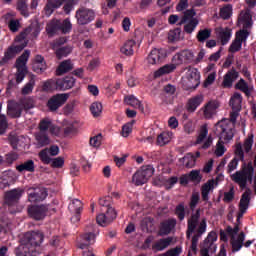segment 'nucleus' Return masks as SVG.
I'll use <instances>...</instances> for the list:
<instances>
[{
	"mask_svg": "<svg viewBox=\"0 0 256 256\" xmlns=\"http://www.w3.org/2000/svg\"><path fill=\"white\" fill-rule=\"evenodd\" d=\"M253 177H254V166L253 162L249 161L247 163L244 162L242 164L240 171H236L234 174L230 176L232 181L240 187L241 190H245L244 194H242L240 199V204L238 207L242 209L244 212L245 210H248L250 200H252V190L250 188H247L248 183H253Z\"/></svg>",
	"mask_w": 256,
	"mask_h": 256,
	"instance_id": "1",
	"label": "nucleus"
},
{
	"mask_svg": "<svg viewBox=\"0 0 256 256\" xmlns=\"http://www.w3.org/2000/svg\"><path fill=\"white\" fill-rule=\"evenodd\" d=\"M200 219L201 209L198 208L193 214L190 215V218L188 219V228L186 229V239H191L190 249L194 254L197 253L198 241L207 230L206 219ZM192 235L193 237H191Z\"/></svg>",
	"mask_w": 256,
	"mask_h": 256,
	"instance_id": "2",
	"label": "nucleus"
},
{
	"mask_svg": "<svg viewBox=\"0 0 256 256\" xmlns=\"http://www.w3.org/2000/svg\"><path fill=\"white\" fill-rule=\"evenodd\" d=\"M44 236L41 231L26 232L21 239V244L14 249L16 256H38L40 252L37 247H40Z\"/></svg>",
	"mask_w": 256,
	"mask_h": 256,
	"instance_id": "3",
	"label": "nucleus"
},
{
	"mask_svg": "<svg viewBox=\"0 0 256 256\" xmlns=\"http://www.w3.org/2000/svg\"><path fill=\"white\" fill-rule=\"evenodd\" d=\"M233 126L229 121L224 120L215 125V134L219 137L218 143H216L215 155L216 157H222L226 153V147L224 143L232 141L235 134L233 133Z\"/></svg>",
	"mask_w": 256,
	"mask_h": 256,
	"instance_id": "4",
	"label": "nucleus"
},
{
	"mask_svg": "<svg viewBox=\"0 0 256 256\" xmlns=\"http://www.w3.org/2000/svg\"><path fill=\"white\" fill-rule=\"evenodd\" d=\"M27 33H20L16 36L14 41L18 43L17 45H11L5 50L4 57L0 60V66H5L10 62V60L14 59L16 55H18L21 51L24 50L28 45Z\"/></svg>",
	"mask_w": 256,
	"mask_h": 256,
	"instance_id": "5",
	"label": "nucleus"
},
{
	"mask_svg": "<svg viewBox=\"0 0 256 256\" xmlns=\"http://www.w3.org/2000/svg\"><path fill=\"white\" fill-rule=\"evenodd\" d=\"M31 56V51L30 50H25L17 59L16 62L14 63V68H16V84H21L25 77H27L28 74V61L29 57Z\"/></svg>",
	"mask_w": 256,
	"mask_h": 256,
	"instance_id": "6",
	"label": "nucleus"
},
{
	"mask_svg": "<svg viewBox=\"0 0 256 256\" xmlns=\"http://www.w3.org/2000/svg\"><path fill=\"white\" fill-rule=\"evenodd\" d=\"M71 29H73V24H71V20L66 18L64 20H59L57 18H53L46 25L47 33H71Z\"/></svg>",
	"mask_w": 256,
	"mask_h": 256,
	"instance_id": "7",
	"label": "nucleus"
},
{
	"mask_svg": "<svg viewBox=\"0 0 256 256\" xmlns=\"http://www.w3.org/2000/svg\"><path fill=\"white\" fill-rule=\"evenodd\" d=\"M154 174V168L152 165H145L142 166L136 173L132 176V183L140 187L144 185L145 183H148V180L150 177H153Z\"/></svg>",
	"mask_w": 256,
	"mask_h": 256,
	"instance_id": "8",
	"label": "nucleus"
},
{
	"mask_svg": "<svg viewBox=\"0 0 256 256\" xmlns=\"http://www.w3.org/2000/svg\"><path fill=\"white\" fill-rule=\"evenodd\" d=\"M237 26L240 30L236 33H251L253 29V16L251 15V9L242 10L238 16Z\"/></svg>",
	"mask_w": 256,
	"mask_h": 256,
	"instance_id": "9",
	"label": "nucleus"
},
{
	"mask_svg": "<svg viewBox=\"0 0 256 256\" xmlns=\"http://www.w3.org/2000/svg\"><path fill=\"white\" fill-rule=\"evenodd\" d=\"M47 212H49V205L47 204L30 205L28 207L29 217L36 221L44 220Z\"/></svg>",
	"mask_w": 256,
	"mask_h": 256,
	"instance_id": "10",
	"label": "nucleus"
},
{
	"mask_svg": "<svg viewBox=\"0 0 256 256\" xmlns=\"http://www.w3.org/2000/svg\"><path fill=\"white\" fill-rule=\"evenodd\" d=\"M76 19L78 25H89L91 21H95V11L81 7L76 11Z\"/></svg>",
	"mask_w": 256,
	"mask_h": 256,
	"instance_id": "11",
	"label": "nucleus"
},
{
	"mask_svg": "<svg viewBox=\"0 0 256 256\" xmlns=\"http://www.w3.org/2000/svg\"><path fill=\"white\" fill-rule=\"evenodd\" d=\"M68 100V94H56L47 101L48 110L51 112L57 111L60 107L66 104Z\"/></svg>",
	"mask_w": 256,
	"mask_h": 256,
	"instance_id": "12",
	"label": "nucleus"
},
{
	"mask_svg": "<svg viewBox=\"0 0 256 256\" xmlns=\"http://www.w3.org/2000/svg\"><path fill=\"white\" fill-rule=\"evenodd\" d=\"M24 190L21 188H15L11 191L5 192L4 202L9 207L16 205L20 198L23 196Z\"/></svg>",
	"mask_w": 256,
	"mask_h": 256,
	"instance_id": "13",
	"label": "nucleus"
},
{
	"mask_svg": "<svg viewBox=\"0 0 256 256\" xmlns=\"http://www.w3.org/2000/svg\"><path fill=\"white\" fill-rule=\"evenodd\" d=\"M166 57H167L166 49L155 48L150 52V54H148L147 61H148V64H151V65L161 64L162 61L166 59Z\"/></svg>",
	"mask_w": 256,
	"mask_h": 256,
	"instance_id": "14",
	"label": "nucleus"
},
{
	"mask_svg": "<svg viewBox=\"0 0 256 256\" xmlns=\"http://www.w3.org/2000/svg\"><path fill=\"white\" fill-rule=\"evenodd\" d=\"M56 157L59 154V147L58 145H51L50 148L43 149L39 152V159L42 161L43 164L49 165L51 163V158Z\"/></svg>",
	"mask_w": 256,
	"mask_h": 256,
	"instance_id": "15",
	"label": "nucleus"
},
{
	"mask_svg": "<svg viewBox=\"0 0 256 256\" xmlns=\"http://www.w3.org/2000/svg\"><path fill=\"white\" fill-rule=\"evenodd\" d=\"M116 219V211L114 208H107L106 214L102 213L96 216V223L102 227H106Z\"/></svg>",
	"mask_w": 256,
	"mask_h": 256,
	"instance_id": "16",
	"label": "nucleus"
},
{
	"mask_svg": "<svg viewBox=\"0 0 256 256\" xmlns=\"http://www.w3.org/2000/svg\"><path fill=\"white\" fill-rule=\"evenodd\" d=\"M249 33H237L236 38H234V41L229 46V52L232 54H235L241 50V47H243V43L248 39Z\"/></svg>",
	"mask_w": 256,
	"mask_h": 256,
	"instance_id": "17",
	"label": "nucleus"
},
{
	"mask_svg": "<svg viewBox=\"0 0 256 256\" xmlns=\"http://www.w3.org/2000/svg\"><path fill=\"white\" fill-rule=\"evenodd\" d=\"M177 224V221L175 218H169L167 220H164L160 222V227H159V236H167L170 235L172 230L175 229Z\"/></svg>",
	"mask_w": 256,
	"mask_h": 256,
	"instance_id": "18",
	"label": "nucleus"
},
{
	"mask_svg": "<svg viewBox=\"0 0 256 256\" xmlns=\"http://www.w3.org/2000/svg\"><path fill=\"white\" fill-rule=\"evenodd\" d=\"M186 77L188 78V86L189 89L196 90L198 86H200V72L197 70V68H191L186 73Z\"/></svg>",
	"mask_w": 256,
	"mask_h": 256,
	"instance_id": "19",
	"label": "nucleus"
},
{
	"mask_svg": "<svg viewBox=\"0 0 256 256\" xmlns=\"http://www.w3.org/2000/svg\"><path fill=\"white\" fill-rule=\"evenodd\" d=\"M173 61L177 64H191L194 61V53L189 50L178 52L173 56Z\"/></svg>",
	"mask_w": 256,
	"mask_h": 256,
	"instance_id": "20",
	"label": "nucleus"
},
{
	"mask_svg": "<svg viewBox=\"0 0 256 256\" xmlns=\"http://www.w3.org/2000/svg\"><path fill=\"white\" fill-rule=\"evenodd\" d=\"M216 184L217 182L214 179H210L202 185V187L200 188V195L202 197L203 202H206V203L209 202L210 200L209 194L210 192H213V190L215 189L214 186Z\"/></svg>",
	"mask_w": 256,
	"mask_h": 256,
	"instance_id": "21",
	"label": "nucleus"
},
{
	"mask_svg": "<svg viewBox=\"0 0 256 256\" xmlns=\"http://www.w3.org/2000/svg\"><path fill=\"white\" fill-rule=\"evenodd\" d=\"M23 111H25V108H23L16 101H9L7 105V112L9 117H11L12 119L20 118Z\"/></svg>",
	"mask_w": 256,
	"mask_h": 256,
	"instance_id": "22",
	"label": "nucleus"
},
{
	"mask_svg": "<svg viewBox=\"0 0 256 256\" xmlns=\"http://www.w3.org/2000/svg\"><path fill=\"white\" fill-rule=\"evenodd\" d=\"M95 243V234L92 232L85 233L81 235V241L78 242L77 246L81 250L88 249L90 245H93Z\"/></svg>",
	"mask_w": 256,
	"mask_h": 256,
	"instance_id": "23",
	"label": "nucleus"
},
{
	"mask_svg": "<svg viewBox=\"0 0 256 256\" xmlns=\"http://www.w3.org/2000/svg\"><path fill=\"white\" fill-rule=\"evenodd\" d=\"M47 195L48 194L45 188H38L35 189L33 193L29 194L28 200L31 203L42 202L46 199Z\"/></svg>",
	"mask_w": 256,
	"mask_h": 256,
	"instance_id": "24",
	"label": "nucleus"
},
{
	"mask_svg": "<svg viewBox=\"0 0 256 256\" xmlns=\"http://www.w3.org/2000/svg\"><path fill=\"white\" fill-rule=\"evenodd\" d=\"M239 78V72L235 70V68L230 69L227 71V74L224 75L223 79V87L224 88H231L233 82H235Z\"/></svg>",
	"mask_w": 256,
	"mask_h": 256,
	"instance_id": "25",
	"label": "nucleus"
},
{
	"mask_svg": "<svg viewBox=\"0 0 256 256\" xmlns=\"http://www.w3.org/2000/svg\"><path fill=\"white\" fill-rule=\"evenodd\" d=\"M218 108L219 102L217 100L208 101L203 111L204 118L211 119Z\"/></svg>",
	"mask_w": 256,
	"mask_h": 256,
	"instance_id": "26",
	"label": "nucleus"
},
{
	"mask_svg": "<svg viewBox=\"0 0 256 256\" xmlns=\"http://www.w3.org/2000/svg\"><path fill=\"white\" fill-rule=\"evenodd\" d=\"M42 90L44 92L62 91L57 78H52L44 81L42 85Z\"/></svg>",
	"mask_w": 256,
	"mask_h": 256,
	"instance_id": "27",
	"label": "nucleus"
},
{
	"mask_svg": "<svg viewBox=\"0 0 256 256\" xmlns=\"http://www.w3.org/2000/svg\"><path fill=\"white\" fill-rule=\"evenodd\" d=\"M61 91H67L71 89L76 82V79L72 76H66L64 78H57Z\"/></svg>",
	"mask_w": 256,
	"mask_h": 256,
	"instance_id": "28",
	"label": "nucleus"
},
{
	"mask_svg": "<svg viewBox=\"0 0 256 256\" xmlns=\"http://www.w3.org/2000/svg\"><path fill=\"white\" fill-rule=\"evenodd\" d=\"M124 103L134 109H139V111H144V106L141 104L140 100L134 95H126L124 98Z\"/></svg>",
	"mask_w": 256,
	"mask_h": 256,
	"instance_id": "29",
	"label": "nucleus"
},
{
	"mask_svg": "<svg viewBox=\"0 0 256 256\" xmlns=\"http://www.w3.org/2000/svg\"><path fill=\"white\" fill-rule=\"evenodd\" d=\"M202 101L203 97L201 95L190 98L188 104H186V110H188L190 113H193L197 110L198 107H200Z\"/></svg>",
	"mask_w": 256,
	"mask_h": 256,
	"instance_id": "30",
	"label": "nucleus"
},
{
	"mask_svg": "<svg viewBox=\"0 0 256 256\" xmlns=\"http://www.w3.org/2000/svg\"><path fill=\"white\" fill-rule=\"evenodd\" d=\"M242 102L243 96L240 93H234L232 98H230L229 105L233 111L240 112Z\"/></svg>",
	"mask_w": 256,
	"mask_h": 256,
	"instance_id": "31",
	"label": "nucleus"
},
{
	"mask_svg": "<svg viewBox=\"0 0 256 256\" xmlns=\"http://www.w3.org/2000/svg\"><path fill=\"white\" fill-rule=\"evenodd\" d=\"M135 40L126 41L120 48V53L125 55L126 57H131L134 53L133 48L135 47Z\"/></svg>",
	"mask_w": 256,
	"mask_h": 256,
	"instance_id": "32",
	"label": "nucleus"
},
{
	"mask_svg": "<svg viewBox=\"0 0 256 256\" xmlns=\"http://www.w3.org/2000/svg\"><path fill=\"white\" fill-rule=\"evenodd\" d=\"M175 69H176L175 64H165L163 67H160L158 69V71L154 72V77L159 78V77H162L166 74H171L172 72L175 71Z\"/></svg>",
	"mask_w": 256,
	"mask_h": 256,
	"instance_id": "33",
	"label": "nucleus"
},
{
	"mask_svg": "<svg viewBox=\"0 0 256 256\" xmlns=\"http://www.w3.org/2000/svg\"><path fill=\"white\" fill-rule=\"evenodd\" d=\"M171 242V237L159 239V241H156V243L152 245V250H156L158 252L164 251L167 247L170 246Z\"/></svg>",
	"mask_w": 256,
	"mask_h": 256,
	"instance_id": "34",
	"label": "nucleus"
},
{
	"mask_svg": "<svg viewBox=\"0 0 256 256\" xmlns=\"http://www.w3.org/2000/svg\"><path fill=\"white\" fill-rule=\"evenodd\" d=\"M55 51L56 58L62 60L64 57H68L72 53V47L65 45L64 47L52 48Z\"/></svg>",
	"mask_w": 256,
	"mask_h": 256,
	"instance_id": "35",
	"label": "nucleus"
},
{
	"mask_svg": "<svg viewBox=\"0 0 256 256\" xmlns=\"http://www.w3.org/2000/svg\"><path fill=\"white\" fill-rule=\"evenodd\" d=\"M234 88L244 93L246 97H250L252 94V88H249L248 83L243 78L234 85Z\"/></svg>",
	"mask_w": 256,
	"mask_h": 256,
	"instance_id": "36",
	"label": "nucleus"
},
{
	"mask_svg": "<svg viewBox=\"0 0 256 256\" xmlns=\"http://www.w3.org/2000/svg\"><path fill=\"white\" fill-rule=\"evenodd\" d=\"M65 1H68V3L73 2V0H48L45 7L46 13H53L54 9H59V7H61Z\"/></svg>",
	"mask_w": 256,
	"mask_h": 256,
	"instance_id": "37",
	"label": "nucleus"
},
{
	"mask_svg": "<svg viewBox=\"0 0 256 256\" xmlns=\"http://www.w3.org/2000/svg\"><path fill=\"white\" fill-rule=\"evenodd\" d=\"M218 240L217 232L211 231L208 233L207 238L203 241V247H212L214 249H217V245L214 244Z\"/></svg>",
	"mask_w": 256,
	"mask_h": 256,
	"instance_id": "38",
	"label": "nucleus"
},
{
	"mask_svg": "<svg viewBox=\"0 0 256 256\" xmlns=\"http://www.w3.org/2000/svg\"><path fill=\"white\" fill-rule=\"evenodd\" d=\"M16 170L20 173H23V172L33 173L34 172V161L33 160L25 161L24 163L17 165Z\"/></svg>",
	"mask_w": 256,
	"mask_h": 256,
	"instance_id": "39",
	"label": "nucleus"
},
{
	"mask_svg": "<svg viewBox=\"0 0 256 256\" xmlns=\"http://www.w3.org/2000/svg\"><path fill=\"white\" fill-rule=\"evenodd\" d=\"M219 15L221 19H224L225 21H227V19H231V15H233V5L231 4L224 5L220 9Z\"/></svg>",
	"mask_w": 256,
	"mask_h": 256,
	"instance_id": "40",
	"label": "nucleus"
},
{
	"mask_svg": "<svg viewBox=\"0 0 256 256\" xmlns=\"http://www.w3.org/2000/svg\"><path fill=\"white\" fill-rule=\"evenodd\" d=\"M34 86H36V80L34 79V75H31L29 82L24 85L21 89L22 95H29L32 94Z\"/></svg>",
	"mask_w": 256,
	"mask_h": 256,
	"instance_id": "41",
	"label": "nucleus"
},
{
	"mask_svg": "<svg viewBox=\"0 0 256 256\" xmlns=\"http://www.w3.org/2000/svg\"><path fill=\"white\" fill-rule=\"evenodd\" d=\"M35 139L37 140L38 146L39 147H45L50 144V138L46 134V132H39L36 136Z\"/></svg>",
	"mask_w": 256,
	"mask_h": 256,
	"instance_id": "42",
	"label": "nucleus"
},
{
	"mask_svg": "<svg viewBox=\"0 0 256 256\" xmlns=\"http://www.w3.org/2000/svg\"><path fill=\"white\" fill-rule=\"evenodd\" d=\"M195 15H197V13L195 12L194 9L186 10L184 12V15L182 16V18L178 22V27H181V25H185V23H187V21H191V19H194L193 17H195Z\"/></svg>",
	"mask_w": 256,
	"mask_h": 256,
	"instance_id": "43",
	"label": "nucleus"
},
{
	"mask_svg": "<svg viewBox=\"0 0 256 256\" xmlns=\"http://www.w3.org/2000/svg\"><path fill=\"white\" fill-rule=\"evenodd\" d=\"M73 70V65L71 63L70 60H66V61H62L58 67V74L59 75H62V74H66L68 73L69 71H72Z\"/></svg>",
	"mask_w": 256,
	"mask_h": 256,
	"instance_id": "44",
	"label": "nucleus"
},
{
	"mask_svg": "<svg viewBox=\"0 0 256 256\" xmlns=\"http://www.w3.org/2000/svg\"><path fill=\"white\" fill-rule=\"evenodd\" d=\"M188 176V179H190L191 183H194L196 185L201 183L202 175L200 173V170H192L189 172V174H185Z\"/></svg>",
	"mask_w": 256,
	"mask_h": 256,
	"instance_id": "45",
	"label": "nucleus"
},
{
	"mask_svg": "<svg viewBox=\"0 0 256 256\" xmlns=\"http://www.w3.org/2000/svg\"><path fill=\"white\" fill-rule=\"evenodd\" d=\"M197 25H199V20L197 18H192L191 20H188L184 24V32L185 33H193L195 29H197Z\"/></svg>",
	"mask_w": 256,
	"mask_h": 256,
	"instance_id": "46",
	"label": "nucleus"
},
{
	"mask_svg": "<svg viewBox=\"0 0 256 256\" xmlns=\"http://www.w3.org/2000/svg\"><path fill=\"white\" fill-rule=\"evenodd\" d=\"M174 215L177 216V219L180 222H183V220H185L186 211H185V204L183 202H181L176 206V208H174Z\"/></svg>",
	"mask_w": 256,
	"mask_h": 256,
	"instance_id": "47",
	"label": "nucleus"
},
{
	"mask_svg": "<svg viewBox=\"0 0 256 256\" xmlns=\"http://www.w3.org/2000/svg\"><path fill=\"white\" fill-rule=\"evenodd\" d=\"M55 124L51 122L49 118H44L40 120L39 122V133H46V131H49L51 127H53Z\"/></svg>",
	"mask_w": 256,
	"mask_h": 256,
	"instance_id": "48",
	"label": "nucleus"
},
{
	"mask_svg": "<svg viewBox=\"0 0 256 256\" xmlns=\"http://www.w3.org/2000/svg\"><path fill=\"white\" fill-rule=\"evenodd\" d=\"M18 105H21L25 111H29L34 107V101L32 98H20V100L16 101Z\"/></svg>",
	"mask_w": 256,
	"mask_h": 256,
	"instance_id": "49",
	"label": "nucleus"
},
{
	"mask_svg": "<svg viewBox=\"0 0 256 256\" xmlns=\"http://www.w3.org/2000/svg\"><path fill=\"white\" fill-rule=\"evenodd\" d=\"M68 209L74 213H81L83 203L79 199H74L68 206Z\"/></svg>",
	"mask_w": 256,
	"mask_h": 256,
	"instance_id": "50",
	"label": "nucleus"
},
{
	"mask_svg": "<svg viewBox=\"0 0 256 256\" xmlns=\"http://www.w3.org/2000/svg\"><path fill=\"white\" fill-rule=\"evenodd\" d=\"M170 140H171L170 134H168L167 132H163L159 134L158 138L156 139V143H158L160 147H163L167 143H170Z\"/></svg>",
	"mask_w": 256,
	"mask_h": 256,
	"instance_id": "51",
	"label": "nucleus"
},
{
	"mask_svg": "<svg viewBox=\"0 0 256 256\" xmlns=\"http://www.w3.org/2000/svg\"><path fill=\"white\" fill-rule=\"evenodd\" d=\"M207 134H209V131L207 130V127L203 125L200 127L199 135L197 137V140L195 141V144H201L203 141H205Z\"/></svg>",
	"mask_w": 256,
	"mask_h": 256,
	"instance_id": "52",
	"label": "nucleus"
},
{
	"mask_svg": "<svg viewBox=\"0 0 256 256\" xmlns=\"http://www.w3.org/2000/svg\"><path fill=\"white\" fill-rule=\"evenodd\" d=\"M68 42L67 37H60V38H56L53 42H51V48L52 49H57V48H61L64 47L63 45L66 44Z\"/></svg>",
	"mask_w": 256,
	"mask_h": 256,
	"instance_id": "53",
	"label": "nucleus"
},
{
	"mask_svg": "<svg viewBox=\"0 0 256 256\" xmlns=\"http://www.w3.org/2000/svg\"><path fill=\"white\" fill-rule=\"evenodd\" d=\"M90 111H91V114L94 115V117H98L99 114H101L102 112V104L99 102H94L90 106Z\"/></svg>",
	"mask_w": 256,
	"mask_h": 256,
	"instance_id": "54",
	"label": "nucleus"
},
{
	"mask_svg": "<svg viewBox=\"0 0 256 256\" xmlns=\"http://www.w3.org/2000/svg\"><path fill=\"white\" fill-rule=\"evenodd\" d=\"M24 33H41V27L39 26V22H33L27 27Z\"/></svg>",
	"mask_w": 256,
	"mask_h": 256,
	"instance_id": "55",
	"label": "nucleus"
},
{
	"mask_svg": "<svg viewBox=\"0 0 256 256\" xmlns=\"http://www.w3.org/2000/svg\"><path fill=\"white\" fill-rule=\"evenodd\" d=\"M200 202V194L199 193H195V194H191V198H190V210L193 211L194 209H196L197 204Z\"/></svg>",
	"mask_w": 256,
	"mask_h": 256,
	"instance_id": "56",
	"label": "nucleus"
},
{
	"mask_svg": "<svg viewBox=\"0 0 256 256\" xmlns=\"http://www.w3.org/2000/svg\"><path fill=\"white\" fill-rule=\"evenodd\" d=\"M235 199V188H230L228 192H224L223 201L225 203H231Z\"/></svg>",
	"mask_w": 256,
	"mask_h": 256,
	"instance_id": "57",
	"label": "nucleus"
},
{
	"mask_svg": "<svg viewBox=\"0 0 256 256\" xmlns=\"http://www.w3.org/2000/svg\"><path fill=\"white\" fill-rule=\"evenodd\" d=\"M7 127L8 122L6 116L0 114V136L6 133Z\"/></svg>",
	"mask_w": 256,
	"mask_h": 256,
	"instance_id": "58",
	"label": "nucleus"
},
{
	"mask_svg": "<svg viewBox=\"0 0 256 256\" xmlns=\"http://www.w3.org/2000/svg\"><path fill=\"white\" fill-rule=\"evenodd\" d=\"M218 39L222 46H226L228 42L231 40V33H220Z\"/></svg>",
	"mask_w": 256,
	"mask_h": 256,
	"instance_id": "59",
	"label": "nucleus"
},
{
	"mask_svg": "<svg viewBox=\"0 0 256 256\" xmlns=\"http://www.w3.org/2000/svg\"><path fill=\"white\" fill-rule=\"evenodd\" d=\"M229 237H235L237 233L240 231L239 223L234 225V228L231 226H228L227 229H225Z\"/></svg>",
	"mask_w": 256,
	"mask_h": 256,
	"instance_id": "60",
	"label": "nucleus"
},
{
	"mask_svg": "<svg viewBox=\"0 0 256 256\" xmlns=\"http://www.w3.org/2000/svg\"><path fill=\"white\" fill-rule=\"evenodd\" d=\"M160 99L165 105L174 104V96L172 94H161Z\"/></svg>",
	"mask_w": 256,
	"mask_h": 256,
	"instance_id": "61",
	"label": "nucleus"
},
{
	"mask_svg": "<svg viewBox=\"0 0 256 256\" xmlns=\"http://www.w3.org/2000/svg\"><path fill=\"white\" fill-rule=\"evenodd\" d=\"M8 27L10 29V31H12V33H17V31H19V27H20V23L19 20H10L8 23Z\"/></svg>",
	"mask_w": 256,
	"mask_h": 256,
	"instance_id": "62",
	"label": "nucleus"
},
{
	"mask_svg": "<svg viewBox=\"0 0 256 256\" xmlns=\"http://www.w3.org/2000/svg\"><path fill=\"white\" fill-rule=\"evenodd\" d=\"M47 69L46 64L33 63V71L37 74H42Z\"/></svg>",
	"mask_w": 256,
	"mask_h": 256,
	"instance_id": "63",
	"label": "nucleus"
},
{
	"mask_svg": "<svg viewBox=\"0 0 256 256\" xmlns=\"http://www.w3.org/2000/svg\"><path fill=\"white\" fill-rule=\"evenodd\" d=\"M52 168H62L64 166V159L62 157L51 159Z\"/></svg>",
	"mask_w": 256,
	"mask_h": 256,
	"instance_id": "64",
	"label": "nucleus"
}]
</instances>
